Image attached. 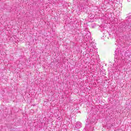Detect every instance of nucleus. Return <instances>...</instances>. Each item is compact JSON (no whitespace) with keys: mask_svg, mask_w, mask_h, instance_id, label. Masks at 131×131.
<instances>
[{"mask_svg":"<svg viewBox=\"0 0 131 131\" xmlns=\"http://www.w3.org/2000/svg\"><path fill=\"white\" fill-rule=\"evenodd\" d=\"M82 47H83V50H86L88 47H86V43H84L83 45H82Z\"/></svg>","mask_w":131,"mask_h":131,"instance_id":"obj_4","label":"nucleus"},{"mask_svg":"<svg viewBox=\"0 0 131 131\" xmlns=\"http://www.w3.org/2000/svg\"><path fill=\"white\" fill-rule=\"evenodd\" d=\"M84 39L85 41H89L90 39H89V37L88 36V35H85L84 37Z\"/></svg>","mask_w":131,"mask_h":131,"instance_id":"obj_3","label":"nucleus"},{"mask_svg":"<svg viewBox=\"0 0 131 131\" xmlns=\"http://www.w3.org/2000/svg\"><path fill=\"white\" fill-rule=\"evenodd\" d=\"M90 50H98V46H97V43H95L94 42H92L90 44Z\"/></svg>","mask_w":131,"mask_h":131,"instance_id":"obj_1","label":"nucleus"},{"mask_svg":"<svg viewBox=\"0 0 131 131\" xmlns=\"http://www.w3.org/2000/svg\"><path fill=\"white\" fill-rule=\"evenodd\" d=\"M123 27L124 28V29H127V28H130L129 25L125 24L123 26Z\"/></svg>","mask_w":131,"mask_h":131,"instance_id":"obj_2","label":"nucleus"}]
</instances>
